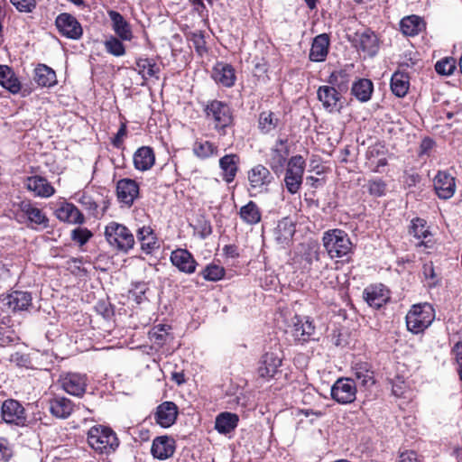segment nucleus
Returning a JSON list of instances; mask_svg holds the SVG:
<instances>
[{
	"mask_svg": "<svg viewBox=\"0 0 462 462\" xmlns=\"http://www.w3.org/2000/svg\"><path fill=\"white\" fill-rule=\"evenodd\" d=\"M89 447L99 454H110L119 446L116 434L108 427L95 425L88 431Z\"/></svg>",
	"mask_w": 462,
	"mask_h": 462,
	"instance_id": "f257e3e1",
	"label": "nucleus"
},
{
	"mask_svg": "<svg viewBox=\"0 0 462 462\" xmlns=\"http://www.w3.org/2000/svg\"><path fill=\"white\" fill-rule=\"evenodd\" d=\"M323 246L330 258H342L352 252L353 244L348 235L341 229H330L323 234Z\"/></svg>",
	"mask_w": 462,
	"mask_h": 462,
	"instance_id": "f03ea898",
	"label": "nucleus"
},
{
	"mask_svg": "<svg viewBox=\"0 0 462 462\" xmlns=\"http://www.w3.org/2000/svg\"><path fill=\"white\" fill-rule=\"evenodd\" d=\"M435 319V310L430 303L415 304L406 315V326L413 334L423 332Z\"/></svg>",
	"mask_w": 462,
	"mask_h": 462,
	"instance_id": "7ed1b4c3",
	"label": "nucleus"
},
{
	"mask_svg": "<svg viewBox=\"0 0 462 462\" xmlns=\"http://www.w3.org/2000/svg\"><path fill=\"white\" fill-rule=\"evenodd\" d=\"M105 236L107 243L118 251L126 253L134 245L132 232L125 226L116 222H110L106 226Z\"/></svg>",
	"mask_w": 462,
	"mask_h": 462,
	"instance_id": "20e7f679",
	"label": "nucleus"
},
{
	"mask_svg": "<svg viewBox=\"0 0 462 462\" xmlns=\"http://www.w3.org/2000/svg\"><path fill=\"white\" fill-rule=\"evenodd\" d=\"M204 112L207 120L213 124L217 130H223L232 124L231 109L222 101L212 100L208 102L204 107Z\"/></svg>",
	"mask_w": 462,
	"mask_h": 462,
	"instance_id": "39448f33",
	"label": "nucleus"
},
{
	"mask_svg": "<svg viewBox=\"0 0 462 462\" xmlns=\"http://www.w3.org/2000/svg\"><path fill=\"white\" fill-rule=\"evenodd\" d=\"M247 180L250 196L254 197L268 192L269 186L273 181V176L265 166L257 164L248 171Z\"/></svg>",
	"mask_w": 462,
	"mask_h": 462,
	"instance_id": "423d86ee",
	"label": "nucleus"
},
{
	"mask_svg": "<svg viewBox=\"0 0 462 462\" xmlns=\"http://www.w3.org/2000/svg\"><path fill=\"white\" fill-rule=\"evenodd\" d=\"M305 161L301 155L292 156L287 163L284 178L285 187L291 194H296L302 184Z\"/></svg>",
	"mask_w": 462,
	"mask_h": 462,
	"instance_id": "0eeeda50",
	"label": "nucleus"
},
{
	"mask_svg": "<svg viewBox=\"0 0 462 462\" xmlns=\"http://www.w3.org/2000/svg\"><path fill=\"white\" fill-rule=\"evenodd\" d=\"M287 332L300 343L307 342L315 332V326L308 317L295 315L291 318Z\"/></svg>",
	"mask_w": 462,
	"mask_h": 462,
	"instance_id": "6e6552de",
	"label": "nucleus"
},
{
	"mask_svg": "<svg viewBox=\"0 0 462 462\" xmlns=\"http://www.w3.org/2000/svg\"><path fill=\"white\" fill-rule=\"evenodd\" d=\"M330 394L340 404L351 403L356 397V384L353 379L339 378L332 385Z\"/></svg>",
	"mask_w": 462,
	"mask_h": 462,
	"instance_id": "1a4fd4ad",
	"label": "nucleus"
},
{
	"mask_svg": "<svg viewBox=\"0 0 462 462\" xmlns=\"http://www.w3.org/2000/svg\"><path fill=\"white\" fill-rule=\"evenodd\" d=\"M1 415L6 423L16 426H24L27 420L24 408L14 399H7L3 402Z\"/></svg>",
	"mask_w": 462,
	"mask_h": 462,
	"instance_id": "9d476101",
	"label": "nucleus"
},
{
	"mask_svg": "<svg viewBox=\"0 0 462 462\" xmlns=\"http://www.w3.org/2000/svg\"><path fill=\"white\" fill-rule=\"evenodd\" d=\"M341 94L330 85L320 86L317 91L318 99L321 102L323 108L329 113L340 111L342 108Z\"/></svg>",
	"mask_w": 462,
	"mask_h": 462,
	"instance_id": "9b49d317",
	"label": "nucleus"
},
{
	"mask_svg": "<svg viewBox=\"0 0 462 462\" xmlns=\"http://www.w3.org/2000/svg\"><path fill=\"white\" fill-rule=\"evenodd\" d=\"M59 382L61 388L69 394L82 396L87 388V376L78 373L62 374Z\"/></svg>",
	"mask_w": 462,
	"mask_h": 462,
	"instance_id": "f8f14e48",
	"label": "nucleus"
},
{
	"mask_svg": "<svg viewBox=\"0 0 462 462\" xmlns=\"http://www.w3.org/2000/svg\"><path fill=\"white\" fill-rule=\"evenodd\" d=\"M55 24L59 32L69 39L78 40L82 36L83 30L80 23L69 14L63 13L59 14Z\"/></svg>",
	"mask_w": 462,
	"mask_h": 462,
	"instance_id": "ddd939ff",
	"label": "nucleus"
},
{
	"mask_svg": "<svg viewBox=\"0 0 462 462\" xmlns=\"http://www.w3.org/2000/svg\"><path fill=\"white\" fill-rule=\"evenodd\" d=\"M139 185L132 179H121L116 183V196L120 203L130 208L139 197Z\"/></svg>",
	"mask_w": 462,
	"mask_h": 462,
	"instance_id": "4468645a",
	"label": "nucleus"
},
{
	"mask_svg": "<svg viewBox=\"0 0 462 462\" xmlns=\"http://www.w3.org/2000/svg\"><path fill=\"white\" fill-rule=\"evenodd\" d=\"M434 189L441 199L452 198L456 192V179L445 171H439L433 180Z\"/></svg>",
	"mask_w": 462,
	"mask_h": 462,
	"instance_id": "2eb2a0df",
	"label": "nucleus"
},
{
	"mask_svg": "<svg viewBox=\"0 0 462 462\" xmlns=\"http://www.w3.org/2000/svg\"><path fill=\"white\" fill-rule=\"evenodd\" d=\"M170 260L173 266L186 274L194 273L198 264L191 253L182 248L173 250Z\"/></svg>",
	"mask_w": 462,
	"mask_h": 462,
	"instance_id": "dca6fc26",
	"label": "nucleus"
},
{
	"mask_svg": "<svg viewBox=\"0 0 462 462\" xmlns=\"http://www.w3.org/2000/svg\"><path fill=\"white\" fill-rule=\"evenodd\" d=\"M289 154L286 139L277 140L275 145L271 149L268 163L275 173L282 171Z\"/></svg>",
	"mask_w": 462,
	"mask_h": 462,
	"instance_id": "f3484780",
	"label": "nucleus"
},
{
	"mask_svg": "<svg viewBox=\"0 0 462 462\" xmlns=\"http://www.w3.org/2000/svg\"><path fill=\"white\" fill-rule=\"evenodd\" d=\"M0 300L13 311L25 310L32 305V296L27 291H14L1 295Z\"/></svg>",
	"mask_w": 462,
	"mask_h": 462,
	"instance_id": "a211bd4d",
	"label": "nucleus"
},
{
	"mask_svg": "<svg viewBox=\"0 0 462 462\" xmlns=\"http://www.w3.org/2000/svg\"><path fill=\"white\" fill-rule=\"evenodd\" d=\"M28 190L33 192L34 196L48 199L55 194V189L44 177L34 175L28 177L25 180Z\"/></svg>",
	"mask_w": 462,
	"mask_h": 462,
	"instance_id": "6ab92c4d",
	"label": "nucleus"
},
{
	"mask_svg": "<svg viewBox=\"0 0 462 462\" xmlns=\"http://www.w3.org/2000/svg\"><path fill=\"white\" fill-rule=\"evenodd\" d=\"M175 451V441L168 436L156 437L151 447V453L154 458L165 460L171 457Z\"/></svg>",
	"mask_w": 462,
	"mask_h": 462,
	"instance_id": "aec40b11",
	"label": "nucleus"
},
{
	"mask_svg": "<svg viewBox=\"0 0 462 462\" xmlns=\"http://www.w3.org/2000/svg\"><path fill=\"white\" fill-rule=\"evenodd\" d=\"M177 416V405L172 402H164L157 407L154 414V420L161 427L169 428L174 424Z\"/></svg>",
	"mask_w": 462,
	"mask_h": 462,
	"instance_id": "412c9836",
	"label": "nucleus"
},
{
	"mask_svg": "<svg viewBox=\"0 0 462 462\" xmlns=\"http://www.w3.org/2000/svg\"><path fill=\"white\" fill-rule=\"evenodd\" d=\"M363 298L367 304L378 309L389 300V292L383 284L370 285L363 292Z\"/></svg>",
	"mask_w": 462,
	"mask_h": 462,
	"instance_id": "4be33fe9",
	"label": "nucleus"
},
{
	"mask_svg": "<svg viewBox=\"0 0 462 462\" xmlns=\"http://www.w3.org/2000/svg\"><path fill=\"white\" fill-rule=\"evenodd\" d=\"M108 16L111 20L112 29L122 41H131L134 38L132 27L125 17L118 12L111 10L108 11Z\"/></svg>",
	"mask_w": 462,
	"mask_h": 462,
	"instance_id": "5701e85b",
	"label": "nucleus"
},
{
	"mask_svg": "<svg viewBox=\"0 0 462 462\" xmlns=\"http://www.w3.org/2000/svg\"><path fill=\"white\" fill-rule=\"evenodd\" d=\"M282 365V358L275 353H265L259 363L258 374L264 379L273 378Z\"/></svg>",
	"mask_w": 462,
	"mask_h": 462,
	"instance_id": "b1692460",
	"label": "nucleus"
},
{
	"mask_svg": "<svg viewBox=\"0 0 462 462\" xmlns=\"http://www.w3.org/2000/svg\"><path fill=\"white\" fill-rule=\"evenodd\" d=\"M58 219L74 225H81L85 217L79 209L72 203L62 202L55 211Z\"/></svg>",
	"mask_w": 462,
	"mask_h": 462,
	"instance_id": "393cba45",
	"label": "nucleus"
},
{
	"mask_svg": "<svg viewBox=\"0 0 462 462\" xmlns=\"http://www.w3.org/2000/svg\"><path fill=\"white\" fill-rule=\"evenodd\" d=\"M134 166L137 171H146L155 163V154L150 146H142L134 153Z\"/></svg>",
	"mask_w": 462,
	"mask_h": 462,
	"instance_id": "a878e982",
	"label": "nucleus"
},
{
	"mask_svg": "<svg viewBox=\"0 0 462 462\" xmlns=\"http://www.w3.org/2000/svg\"><path fill=\"white\" fill-rule=\"evenodd\" d=\"M18 208L21 212L27 217L28 220L34 225L42 226L46 227L48 226L49 219L47 216L42 212V209L33 206L29 200H23L18 204Z\"/></svg>",
	"mask_w": 462,
	"mask_h": 462,
	"instance_id": "bb28decb",
	"label": "nucleus"
},
{
	"mask_svg": "<svg viewBox=\"0 0 462 462\" xmlns=\"http://www.w3.org/2000/svg\"><path fill=\"white\" fill-rule=\"evenodd\" d=\"M212 78L217 83L229 88L236 80L235 70L231 65L219 62L213 68Z\"/></svg>",
	"mask_w": 462,
	"mask_h": 462,
	"instance_id": "cd10ccee",
	"label": "nucleus"
},
{
	"mask_svg": "<svg viewBox=\"0 0 462 462\" xmlns=\"http://www.w3.org/2000/svg\"><path fill=\"white\" fill-rule=\"evenodd\" d=\"M239 422V417L236 413L224 411L219 413L215 420V430L223 435L231 433L236 430Z\"/></svg>",
	"mask_w": 462,
	"mask_h": 462,
	"instance_id": "c85d7f7f",
	"label": "nucleus"
},
{
	"mask_svg": "<svg viewBox=\"0 0 462 462\" xmlns=\"http://www.w3.org/2000/svg\"><path fill=\"white\" fill-rule=\"evenodd\" d=\"M329 47V38L327 34H319L313 40L310 51V60L314 62H320L325 60Z\"/></svg>",
	"mask_w": 462,
	"mask_h": 462,
	"instance_id": "c756f323",
	"label": "nucleus"
},
{
	"mask_svg": "<svg viewBox=\"0 0 462 462\" xmlns=\"http://www.w3.org/2000/svg\"><path fill=\"white\" fill-rule=\"evenodd\" d=\"M73 410V402L64 396H56L50 401V411L56 418L66 419Z\"/></svg>",
	"mask_w": 462,
	"mask_h": 462,
	"instance_id": "7c9ffc66",
	"label": "nucleus"
},
{
	"mask_svg": "<svg viewBox=\"0 0 462 462\" xmlns=\"http://www.w3.org/2000/svg\"><path fill=\"white\" fill-rule=\"evenodd\" d=\"M239 157L236 154H226L219 160V167L222 171L223 180L230 183L232 182L237 173Z\"/></svg>",
	"mask_w": 462,
	"mask_h": 462,
	"instance_id": "2f4dec72",
	"label": "nucleus"
},
{
	"mask_svg": "<svg viewBox=\"0 0 462 462\" xmlns=\"http://www.w3.org/2000/svg\"><path fill=\"white\" fill-rule=\"evenodd\" d=\"M0 86L12 94H17L21 90V82L12 68L7 65H0Z\"/></svg>",
	"mask_w": 462,
	"mask_h": 462,
	"instance_id": "473e14b6",
	"label": "nucleus"
},
{
	"mask_svg": "<svg viewBox=\"0 0 462 462\" xmlns=\"http://www.w3.org/2000/svg\"><path fill=\"white\" fill-rule=\"evenodd\" d=\"M400 27L403 34L414 36L425 29V23L420 16L410 15L401 20Z\"/></svg>",
	"mask_w": 462,
	"mask_h": 462,
	"instance_id": "72a5a7b5",
	"label": "nucleus"
},
{
	"mask_svg": "<svg viewBox=\"0 0 462 462\" xmlns=\"http://www.w3.org/2000/svg\"><path fill=\"white\" fill-rule=\"evenodd\" d=\"M34 80L41 87H51L57 82L56 73L50 67L39 64L34 69Z\"/></svg>",
	"mask_w": 462,
	"mask_h": 462,
	"instance_id": "f704fd0d",
	"label": "nucleus"
},
{
	"mask_svg": "<svg viewBox=\"0 0 462 462\" xmlns=\"http://www.w3.org/2000/svg\"><path fill=\"white\" fill-rule=\"evenodd\" d=\"M295 233V226L293 222L288 218H282L278 222L274 229V236L279 244H284L290 241Z\"/></svg>",
	"mask_w": 462,
	"mask_h": 462,
	"instance_id": "c9c22d12",
	"label": "nucleus"
},
{
	"mask_svg": "<svg viewBox=\"0 0 462 462\" xmlns=\"http://www.w3.org/2000/svg\"><path fill=\"white\" fill-rule=\"evenodd\" d=\"M137 238L141 244V248L146 254H150L155 248H158L157 238L153 230L150 226H143L138 229Z\"/></svg>",
	"mask_w": 462,
	"mask_h": 462,
	"instance_id": "e433bc0d",
	"label": "nucleus"
},
{
	"mask_svg": "<svg viewBox=\"0 0 462 462\" xmlns=\"http://www.w3.org/2000/svg\"><path fill=\"white\" fill-rule=\"evenodd\" d=\"M356 380L363 386L369 387L374 383V372L367 363H356L353 367Z\"/></svg>",
	"mask_w": 462,
	"mask_h": 462,
	"instance_id": "4c0bfd02",
	"label": "nucleus"
},
{
	"mask_svg": "<svg viewBox=\"0 0 462 462\" xmlns=\"http://www.w3.org/2000/svg\"><path fill=\"white\" fill-rule=\"evenodd\" d=\"M410 87L409 76L405 72L396 71L391 79V89L393 93L399 97H404Z\"/></svg>",
	"mask_w": 462,
	"mask_h": 462,
	"instance_id": "58836bf2",
	"label": "nucleus"
},
{
	"mask_svg": "<svg viewBox=\"0 0 462 462\" xmlns=\"http://www.w3.org/2000/svg\"><path fill=\"white\" fill-rule=\"evenodd\" d=\"M350 80V74L346 69H342L333 71L328 79V83L339 92L343 93L348 89Z\"/></svg>",
	"mask_w": 462,
	"mask_h": 462,
	"instance_id": "ea45409f",
	"label": "nucleus"
},
{
	"mask_svg": "<svg viewBox=\"0 0 462 462\" xmlns=\"http://www.w3.org/2000/svg\"><path fill=\"white\" fill-rule=\"evenodd\" d=\"M301 258L309 266H315L319 268V263L320 262V250L319 245L315 242L307 243L301 245Z\"/></svg>",
	"mask_w": 462,
	"mask_h": 462,
	"instance_id": "a19ab883",
	"label": "nucleus"
},
{
	"mask_svg": "<svg viewBox=\"0 0 462 462\" xmlns=\"http://www.w3.org/2000/svg\"><path fill=\"white\" fill-rule=\"evenodd\" d=\"M374 86L371 80L361 79L352 86L351 92L361 102H367L372 96Z\"/></svg>",
	"mask_w": 462,
	"mask_h": 462,
	"instance_id": "79ce46f5",
	"label": "nucleus"
},
{
	"mask_svg": "<svg viewBox=\"0 0 462 462\" xmlns=\"http://www.w3.org/2000/svg\"><path fill=\"white\" fill-rule=\"evenodd\" d=\"M239 216L248 225H255L261 221L262 213L254 201H249L240 208Z\"/></svg>",
	"mask_w": 462,
	"mask_h": 462,
	"instance_id": "37998d69",
	"label": "nucleus"
},
{
	"mask_svg": "<svg viewBox=\"0 0 462 462\" xmlns=\"http://www.w3.org/2000/svg\"><path fill=\"white\" fill-rule=\"evenodd\" d=\"M136 69L138 73L143 78H152L158 76L160 68L157 63L149 58H139L136 60Z\"/></svg>",
	"mask_w": 462,
	"mask_h": 462,
	"instance_id": "c03bdc74",
	"label": "nucleus"
},
{
	"mask_svg": "<svg viewBox=\"0 0 462 462\" xmlns=\"http://www.w3.org/2000/svg\"><path fill=\"white\" fill-rule=\"evenodd\" d=\"M359 48L368 56H374L378 51V39L374 32H365L359 36Z\"/></svg>",
	"mask_w": 462,
	"mask_h": 462,
	"instance_id": "a18cd8bd",
	"label": "nucleus"
},
{
	"mask_svg": "<svg viewBox=\"0 0 462 462\" xmlns=\"http://www.w3.org/2000/svg\"><path fill=\"white\" fill-rule=\"evenodd\" d=\"M194 154L200 159H207L214 155H217L218 148L208 141H197L193 144Z\"/></svg>",
	"mask_w": 462,
	"mask_h": 462,
	"instance_id": "49530a36",
	"label": "nucleus"
},
{
	"mask_svg": "<svg viewBox=\"0 0 462 462\" xmlns=\"http://www.w3.org/2000/svg\"><path fill=\"white\" fill-rule=\"evenodd\" d=\"M170 327L167 325H158L153 327L149 332V338L152 344L162 346L170 338Z\"/></svg>",
	"mask_w": 462,
	"mask_h": 462,
	"instance_id": "de8ad7c7",
	"label": "nucleus"
},
{
	"mask_svg": "<svg viewBox=\"0 0 462 462\" xmlns=\"http://www.w3.org/2000/svg\"><path fill=\"white\" fill-rule=\"evenodd\" d=\"M279 123L278 117L271 111H263L259 116V128L263 134L274 130Z\"/></svg>",
	"mask_w": 462,
	"mask_h": 462,
	"instance_id": "09e8293b",
	"label": "nucleus"
},
{
	"mask_svg": "<svg viewBox=\"0 0 462 462\" xmlns=\"http://www.w3.org/2000/svg\"><path fill=\"white\" fill-rule=\"evenodd\" d=\"M410 233L417 239H426L431 235L426 220L420 217L411 220Z\"/></svg>",
	"mask_w": 462,
	"mask_h": 462,
	"instance_id": "8fccbe9b",
	"label": "nucleus"
},
{
	"mask_svg": "<svg viewBox=\"0 0 462 462\" xmlns=\"http://www.w3.org/2000/svg\"><path fill=\"white\" fill-rule=\"evenodd\" d=\"M106 51L116 57H120L125 54V48L122 40L116 36H110L104 42Z\"/></svg>",
	"mask_w": 462,
	"mask_h": 462,
	"instance_id": "3c124183",
	"label": "nucleus"
},
{
	"mask_svg": "<svg viewBox=\"0 0 462 462\" xmlns=\"http://www.w3.org/2000/svg\"><path fill=\"white\" fill-rule=\"evenodd\" d=\"M202 277L210 282L221 280L225 275V269L217 264L210 263L201 273Z\"/></svg>",
	"mask_w": 462,
	"mask_h": 462,
	"instance_id": "603ef678",
	"label": "nucleus"
},
{
	"mask_svg": "<svg viewBox=\"0 0 462 462\" xmlns=\"http://www.w3.org/2000/svg\"><path fill=\"white\" fill-rule=\"evenodd\" d=\"M456 69V61L452 58H445L435 65L436 71L440 75H451Z\"/></svg>",
	"mask_w": 462,
	"mask_h": 462,
	"instance_id": "864d4df0",
	"label": "nucleus"
},
{
	"mask_svg": "<svg viewBox=\"0 0 462 462\" xmlns=\"http://www.w3.org/2000/svg\"><path fill=\"white\" fill-rule=\"evenodd\" d=\"M368 192L374 197H382L385 194L386 184L381 179L370 180L367 182Z\"/></svg>",
	"mask_w": 462,
	"mask_h": 462,
	"instance_id": "5fc2aeb1",
	"label": "nucleus"
},
{
	"mask_svg": "<svg viewBox=\"0 0 462 462\" xmlns=\"http://www.w3.org/2000/svg\"><path fill=\"white\" fill-rule=\"evenodd\" d=\"M92 236V233L85 227H78L71 232V239L79 245H85Z\"/></svg>",
	"mask_w": 462,
	"mask_h": 462,
	"instance_id": "6e6d98bb",
	"label": "nucleus"
},
{
	"mask_svg": "<svg viewBox=\"0 0 462 462\" xmlns=\"http://www.w3.org/2000/svg\"><path fill=\"white\" fill-rule=\"evenodd\" d=\"M75 199L88 210H96L97 206L93 200L92 197L86 192H79L76 194Z\"/></svg>",
	"mask_w": 462,
	"mask_h": 462,
	"instance_id": "4d7b16f0",
	"label": "nucleus"
},
{
	"mask_svg": "<svg viewBox=\"0 0 462 462\" xmlns=\"http://www.w3.org/2000/svg\"><path fill=\"white\" fill-rule=\"evenodd\" d=\"M13 5L23 13H31L36 7L35 0H10Z\"/></svg>",
	"mask_w": 462,
	"mask_h": 462,
	"instance_id": "13d9d810",
	"label": "nucleus"
},
{
	"mask_svg": "<svg viewBox=\"0 0 462 462\" xmlns=\"http://www.w3.org/2000/svg\"><path fill=\"white\" fill-rule=\"evenodd\" d=\"M190 41L199 55H202L206 51V42L200 32H193Z\"/></svg>",
	"mask_w": 462,
	"mask_h": 462,
	"instance_id": "bf43d9fd",
	"label": "nucleus"
},
{
	"mask_svg": "<svg viewBox=\"0 0 462 462\" xmlns=\"http://www.w3.org/2000/svg\"><path fill=\"white\" fill-rule=\"evenodd\" d=\"M13 455L8 441L0 438V462H8Z\"/></svg>",
	"mask_w": 462,
	"mask_h": 462,
	"instance_id": "052dcab7",
	"label": "nucleus"
},
{
	"mask_svg": "<svg viewBox=\"0 0 462 462\" xmlns=\"http://www.w3.org/2000/svg\"><path fill=\"white\" fill-rule=\"evenodd\" d=\"M458 365L457 372L462 381V340L457 342L451 350Z\"/></svg>",
	"mask_w": 462,
	"mask_h": 462,
	"instance_id": "680f3d73",
	"label": "nucleus"
},
{
	"mask_svg": "<svg viewBox=\"0 0 462 462\" xmlns=\"http://www.w3.org/2000/svg\"><path fill=\"white\" fill-rule=\"evenodd\" d=\"M127 134V128L125 123L121 124L116 134L112 140V143L115 147L119 148L123 144L124 138Z\"/></svg>",
	"mask_w": 462,
	"mask_h": 462,
	"instance_id": "e2e57ef3",
	"label": "nucleus"
},
{
	"mask_svg": "<svg viewBox=\"0 0 462 462\" xmlns=\"http://www.w3.org/2000/svg\"><path fill=\"white\" fill-rule=\"evenodd\" d=\"M420 457L413 450L402 451L399 456V462H420Z\"/></svg>",
	"mask_w": 462,
	"mask_h": 462,
	"instance_id": "0e129e2a",
	"label": "nucleus"
},
{
	"mask_svg": "<svg viewBox=\"0 0 462 462\" xmlns=\"http://www.w3.org/2000/svg\"><path fill=\"white\" fill-rule=\"evenodd\" d=\"M144 285L136 286L134 290L130 291V297L134 298L135 302L140 304L144 300Z\"/></svg>",
	"mask_w": 462,
	"mask_h": 462,
	"instance_id": "69168bd1",
	"label": "nucleus"
},
{
	"mask_svg": "<svg viewBox=\"0 0 462 462\" xmlns=\"http://www.w3.org/2000/svg\"><path fill=\"white\" fill-rule=\"evenodd\" d=\"M424 273L430 278L434 277V269L432 263L424 265Z\"/></svg>",
	"mask_w": 462,
	"mask_h": 462,
	"instance_id": "338daca9",
	"label": "nucleus"
},
{
	"mask_svg": "<svg viewBox=\"0 0 462 462\" xmlns=\"http://www.w3.org/2000/svg\"><path fill=\"white\" fill-rule=\"evenodd\" d=\"M317 1H318V0H305V2H306V4H307L308 7H309L310 9H311V10H312V9H314V8L316 7Z\"/></svg>",
	"mask_w": 462,
	"mask_h": 462,
	"instance_id": "774afa93",
	"label": "nucleus"
}]
</instances>
